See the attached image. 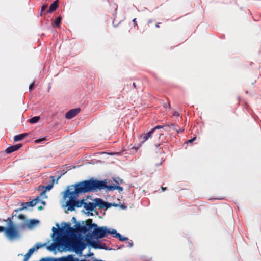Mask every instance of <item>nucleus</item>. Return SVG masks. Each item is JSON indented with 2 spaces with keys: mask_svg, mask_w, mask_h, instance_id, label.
Wrapping results in <instances>:
<instances>
[{
  "mask_svg": "<svg viewBox=\"0 0 261 261\" xmlns=\"http://www.w3.org/2000/svg\"><path fill=\"white\" fill-rule=\"evenodd\" d=\"M104 189H106L108 191L118 190L119 191H122L123 189V187L118 185L108 186L106 180L100 181L93 179L85 180L68 186L63 195L64 199L67 197L69 198L66 202L67 210L73 211L75 210V207L79 208L84 205V199L77 200L80 194Z\"/></svg>",
  "mask_w": 261,
  "mask_h": 261,
  "instance_id": "1",
  "label": "nucleus"
},
{
  "mask_svg": "<svg viewBox=\"0 0 261 261\" xmlns=\"http://www.w3.org/2000/svg\"><path fill=\"white\" fill-rule=\"evenodd\" d=\"M92 219H88L85 222H82V224L85 223V225L81 226L79 224H76V228H73L70 226V223H64L65 228H66L64 233L66 234L70 238H66L64 240L67 244L72 247V249L76 253H82L83 250L86 247V243L83 241V238L80 235H77V232L85 234L88 232L91 231L97 227V224L92 223Z\"/></svg>",
  "mask_w": 261,
  "mask_h": 261,
  "instance_id": "2",
  "label": "nucleus"
},
{
  "mask_svg": "<svg viewBox=\"0 0 261 261\" xmlns=\"http://www.w3.org/2000/svg\"><path fill=\"white\" fill-rule=\"evenodd\" d=\"M109 233V229L106 226L97 227L95 228L91 233H88L86 235L87 238L92 239L94 237L95 239H98L103 238L108 236Z\"/></svg>",
  "mask_w": 261,
  "mask_h": 261,
  "instance_id": "3",
  "label": "nucleus"
},
{
  "mask_svg": "<svg viewBox=\"0 0 261 261\" xmlns=\"http://www.w3.org/2000/svg\"><path fill=\"white\" fill-rule=\"evenodd\" d=\"M66 238H70V237L68 236L66 234H65V236L63 237H57L56 239L57 242L53 243L50 246H49L47 247L48 250H49V251H54L56 249V248L58 246H60L61 245L65 246L66 247H71L72 248V247L70 246L67 244L66 242L64 241Z\"/></svg>",
  "mask_w": 261,
  "mask_h": 261,
  "instance_id": "4",
  "label": "nucleus"
},
{
  "mask_svg": "<svg viewBox=\"0 0 261 261\" xmlns=\"http://www.w3.org/2000/svg\"><path fill=\"white\" fill-rule=\"evenodd\" d=\"M5 234L9 239L12 240L19 237V231L15 225L5 227Z\"/></svg>",
  "mask_w": 261,
  "mask_h": 261,
  "instance_id": "5",
  "label": "nucleus"
},
{
  "mask_svg": "<svg viewBox=\"0 0 261 261\" xmlns=\"http://www.w3.org/2000/svg\"><path fill=\"white\" fill-rule=\"evenodd\" d=\"M95 206H98L99 208H102L105 207L106 208H108L110 207L111 204L103 201L102 199L99 198H96L94 200Z\"/></svg>",
  "mask_w": 261,
  "mask_h": 261,
  "instance_id": "6",
  "label": "nucleus"
},
{
  "mask_svg": "<svg viewBox=\"0 0 261 261\" xmlns=\"http://www.w3.org/2000/svg\"><path fill=\"white\" fill-rule=\"evenodd\" d=\"M42 247V245L39 244H36L33 247L30 248L27 254L24 255L23 261H28L29 258L31 257L32 254L35 251L38 250Z\"/></svg>",
  "mask_w": 261,
  "mask_h": 261,
  "instance_id": "7",
  "label": "nucleus"
},
{
  "mask_svg": "<svg viewBox=\"0 0 261 261\" xmlns=\"http://www.w3.org/2000/svg\"><path fill=\"white\" fill-rule=\"evenodd\" d=\"M80 111V108L71 109L66 113L65 117L66 119H71L77 115Z\"/></svg>",
  "mask_w": 261,
  "mask_h": 261,
  "instance_id": "8",
  "label": "nucleus"
},
{
  "mask_svg": "<svg viewBox=\"0 0 261 261\" xmlns=\"http://www.w3.org/2000/svg\"><path fill=\"white\" fill-rule=\"evenodd\" d=\"M87 238V243L91 246L93 248L95 249H104L101 244H99L98 242L96 241L92 240L91 239Z\"/></svg>",
  "mask_w": 261,
  "mask_h": 261,
  "instance_id": "9",
  "label": "nucleus"
},
{
  "mask_svg": "<svg viewBox=\"0 0 261 261\" xmlns=\"http://www.w3.org/2000/svg\"><path fill=\"white\" fill-rule=\"evenodd\" d=\"M22 147L21 144H18L16 145H14L11 146H10L8 147L6 150L5 152L7 154H10L12 153L13 152L16 151L18 150L19 148H20Z\"/></svg>",
  "mask_w": 261,
  "mask_h": 261,
  "instance_id": "10",
  "label": "nucleus"
},
{
  "mask_svg": "<svg viewBox=\"0 0 261 261\" xmlns=\"http://www.w3.org/2000/svg\"><path fill=\"white\" fill-rule=\"evenodd\" d=\"M84 207L88 212H92L94 211L95 208V203L94 202H85L84 204Z\"/></svg>",
  "mask_w": 261,
  "mask_h": 261,
  "instance_id": "11",
  "label": "nucleus"
},
{
  "mask_svg": "<svg viewBox=\"0 0 261 261\" xmlns=\"http://www.w3.org/2000/svg\"><path fill=\"white\" fill-rule=\"evenodd\" d=\"M153 133V130H151L148 133L144 134L141 136L142 141L141 143H144L147 141L151 136Z\"/></svg>",
  "mask_w": 261,
  "mask_h": 261,
  "instance_id": "12",
  "label": "nucleus"
},
{
  "mask_svg": "<svg viewBox=\"0 0 261 261\" xmlns=\"http://www.w3.org/2000/svg\"><path fill=\"white\" fill-rule=\"evenodd\" d=\"M41 261H66V256H63L60 258H42Z\"/></svg>",
  "mask_w": 261,
  "mask_h": 261,
  "instance_id": "13",
  "label": "nucleus"
},
{
  "mask_svg": "<svg viewBox=\"0 0 261 261\" xmlns=\"http://www.w3.org/2000/svg\"><path fill=\"white\" fill-rule=\"evenodd\" d=\"M58 0L54 1L53 3L50 5L49 9L47 10V13H50L56 10L58 7Z\"/></svg>",
  "mask_w": 261,
  "mask_h": 261,
  "instance_id": "14",
  "label": "nucleus"
},
{
  "mask_svg": "<svg viewBox=\"0 0 261 261\" xmlns=\"http://www.w3.org/2000/svg\"><path fill=\"white\" fill-rule=\"evenodd\" d=\"M40 200H39V197H36V198L34 199L33 200L27 202L25 203V204L28 206H34L36 205Z\"/></svg>",
  "mask_w": 261,
  "mask_h": 261,
  "instance_id": "15",
  "label": "nucleus"
},
{
  "mask_svg": "<svg viewBox=\"0 0 261 261\" xmlns=\"http://www.w3.org/2000/svg\"><path fill=\"white\" fill-rule=\"evenodd\" d=\"M27 136H28L27 133H23V134L16 135L14 137V141L15 142L21 141L22 139H23Z\"/></svg>",
  "mask_w": 261,
  "mask_h": 261,
  "instance_id": "16",
  "label": "nucleus"
},
{
  "mask_svg": "<svg viewBox=\"0 0 261 261\" xmlns=\"http://www.w3.org/2000/svg\"><path fill=\"white\" fill-rule=\"evenodd\" d=\"M64 229H66V228H65V226H64V228H59V229L56 228L55 227H53L52 228V231L53 232V234H57L58 236H59L60 234V233H61L63 231Z\"/></svg>",
  "mask_w": 261,
  "mask_h": 261,
  "instance_id": "17",
  "label": "nucleus"
},
{
  "mask_svg": "<svg viewBox=\"0 0 261 261\" xmlns=\"http://www.w3.org/2000/svg\"><path fill=\"white\" fill-rule=\"evenodd\" d=\"M66 261H89L85 259H82L79 260V259L77 258H74L73 255H68L66 256Z\"/></svg>",
  "mask_w": 261,
  "mask_h": 261,
  "instance_id": "18",
  "label": "nucleus"
},
{
  "mask_svg": "<svg viewBox=\"0 0 261 261\" xmlns=\"http://www.w3.org/2000/svg\"><path fill=\"white\" fill-rule=\"evenodd\" d=\"M174 124H172L171 125H164V129L166 131H170L171 129H174Z\"/></svg>",
  "mask_w": 261,
  "mask_h": 261,
  "instance_id": "19",
  "label": "nucleus"
},
{
  "mask_svg": "<svg viewBox=\"0 0 261 261\" xmlns=\"http://www.w3.org/2000/svg\"><path fill=\"white\" fill-rule=\"evenodd\" d=\"M40 119V117L39 116H35L32 117L29 120L30 123L32 124H34L37 123Z\"/></svg>",
  "mask_w": 261,
  "mask_h": 261,
  "instance_id": "20",
  "label": "nucleus"
},
{
  "mask_svg": "<svg viewBox=\"0 0 261 261\" xmlns=\"http://www.w3.org/2000/svg\"><path fill=\"white\" fill-rule=\"evenodd\" d=\"M61 20H62V17L61 16H59L58 17L55 21V25L57 27H59V25H60V24L61 23Z\"/></svg>",
  "mask_w": 261,
  "mask_h": 261,
  "instance_id": "21",
  "label": "nucleus"
},
{
  "mask_svg": "<svg viewBox=\"0 0 261 261\" xmlns=\"http://www.w3.org/2000/svg\"><path fill=\"white\" fill-rule=\"evenodd\" d=\"M119 233L117 232L116 230L115 229H112V231L110 230V229H109V233H108V234H112L114 237L117 238V234H118Z\"/></svg>",
  "mask_w": 261,
  "mask_h": 261,
  "instance_id": "22",
  "label": "nucleus"
},
{
  "mask_svg": "<svg viewBox=\"0 0 261 261\" xmlns=\"http://www.w3.org/2000/svg\"><path fill=\"white\" fill-rule=\"evenodd\" d=\"M117 238H118L119 240L121 241H124L128 240L127 237H123L119 233L117 234Z\"/></svg>",
  "mask_w": 261,
  "mask_h": 261,
  "instance_id": "23",
  "label": "nucleus"
},
{
  "mask_svg": "<svg viewBox=\"0 0 261 261\" xmlns=\"http://www.w3.org/2000/svg\"><path fill=\"white\" fill-rule=\"evenodd\" d=\"M53 183L49 184L46 186H42V188H44V190H45V192H46L47 190H50L53 188Z\"/></svg>",
  "mask_w": 261,
  "mask_h": 261,
  "instance_id": "24",
  "label": "nucleus"
},
{
  "mask_svg": "<svg viewBox=\"0 0 261 261\" xmlns=\"http://www.w3.org/2000/svg\"><path fill=\"white\" fill-rule=\"evenodd\" d=\"M39 223V221L35 219H31L30 221L29 225L31 226H33L36 225V224H38Z\"/></svg>",
  "mask_w": 261,
  "mask_h": 261,
  "instance_id": "25",
  "label": "nucleus"
},
{
  "mask_svg": "<svg viewBox=\"0 0 261 261\" xmlns=\"http://www.w3.org/2000/svg\"><path fill=\"white\" fill-rule=\"evenodd\" d=\"M113 180L116 182L117 185H120L123 182V180L120 179V178H117V180L116 178H113Z\"/></svg>",
  "mask_w": 261,
  "mask_h": 261,
  "instance_id": "26",
  "label": "nucleus"
},
{
  "mask_svg": "<svg viewBox=\"0 0 261 261\" xmlns=\"http://www.w3.org/2000/svg\"><path fill=\"white\" fill-rule=\"evenodd\" d=\"M45 190H43L42 192L40 193L39 195L37 197H39V200H40V198H42L43 197L46 198L47 196L45 195Z\"/></svg>",
  "mask_w": 261,
  "mask_h": 261,
  "instance_id": "27",
  "label": "nucleus"
},
{
  "mask_svg": "<svg viewBox=\"0 0 261 261\" xmlns=\"http://www.w3.org/2000/svg\"><path fill=\"white\" fill-rule=\"evenodd\" d=\"M46 140H47L46 137H43V138H40V139L36 140H35V142L37 143H40V142H41L42 141H46Z\"/></svg>",
  "mask_w": 261,
  "mask_h": 261,
  "instance_id": "28",
  "label": "nucleus"
},
{
  "mask_svg": "<svg viewBox=\"0 0 261 261\" xmlns=\"http://www.w3.org/2000/svg\"><path fill=\"white\" fill-rule=\"evenodd\" d=\"M47 4H43L41 9V12H40V15H42V12L47 8Z\"/></svg>",
  "mask_w": 261,
  "mask_h": 261,
  "instance_id": "29",
  "label": "nucleus"
},
{
  "mask_svg": "<svg viewBox=\"0 0 261 261\" xmlns=\"http://www.w3.org/2000/svg\"><path fill=\"white\" fill-rule=\"evenodd\" d=\"M6 221L8 222V224H9V226H10V225H14L13 224V223L12 221V219L10 217L8 218Z\"/></svg>",
  "mask_w": 261,
  "mask_h": 261,
  "instance_id": "30",
  "label": "nucleus"
},
{
  "mask_svg": "<svg viewBox=\"0 0 261 261\" xmlns=\"http://www.w3.org/2000/svg\"><path fill=\"white\" fill-rule=\"evenodd\" d=\"M164 128V125H157L155 127L152 128L151 130H153V132H154L155 129H161V128Z\"/></svg>",
  "mask_w": 261,
  "mask_h": 261,
  "instance_id": "31",
  "label": "nucleus"
},
{
  "mask_svg": "<svg viewBox=\"0 0 261 261\" xmlns=\"http://www.w3.org/2000/svg\"><path fill=\"white\" fill-rule=\"evenodd\" d=\"M18 218L22 220H24L25 219V216L22 214L19 215Z\"/></svg>",
  "mask_w": 261,
  "mask_h": 261,
  "instance_id": "32",
  "label": "nucleus"
},
{
  "mask_svg": "<svg viewBox=\"0 0 261 261\" xmlns=\"http://www.w3.org/2000/svg\"><path fill=\"white\" fill-rule=\"evenodd\" d=\"M196 137H195L191 139L188 140L187 141V143H191L193 142L194 141H195L196 140Z\"/></svg>",
  "mask_w": 261,
  "mask_h": 261,
  "instance_id": "33",
  "label": "nucleus"
},
{
  "mask_svg": "<svg viewBox=\"0 0 261 261\" xmlns=\"http://www.w3.org/2000/svg\"><path fill=\"white\" fill-rule=\"evenodd\" d=\"M34 85V82H33L30 85V86H29V90H30V91H32V89H33Z\"/></svg>",
  "mask_w": 261,
  "mask_h": 261,
  "instance_id": "34",
  "label": "nucleus"
},
{
  "mask_svg": "<svg viewBox=\"0 0 261 261\" xmlns=\"http://www.w3.org/2000/svg\"><path fill=\"white\" fill-rule=\"evenodd\" d=\"M133 245V242L132 241H128L127 246L129 247H132Z\"/></svg>",
  "mask_w": 261,
  "mask_h": 261,
  "instance_id": "35",
  "label": "nucleus"
},
{
  "mask_svg": "<svg viewBox=\"0 0 261 261\" xmlns=\"http://www.w3.org/2000/svg\"><path fill=\"white\" fill-rule=\"evenodd\" d=\"M25 208H26V206H24V207H21V208H18V209H17V210H15V211L17 212H18V211H22V210H24V209H25Z\"/></svg>",
  "mask_w": 261,
  "mask_h": 261,
  "instance_id": "36",
  "label": "nucleus"
},
{
  "mask_svg": "<svg viewBox=\"0 0 261 261\" xmlns=\"http://www.w3.org/2000/svg\"><path fill=\"white\" fill-rule=\"evenodd\" d=\"M5 229V227L4 226H0V232H4Z\"/></svg>",
  "mask_w": 261,
  "mask_h": 261,
  "instance_id": "37",
  "label": "nucleus"
},
{
  "mask_svg": "<svg viewBox=\"0 0 261 261\" xmlns=\"http://www.w3.org/2000/svg\"><path fill=\"white\" fill-rule=\"evenodd\" d=\"M133 22L134 23V27L137 25V21H136V18H134L133 20Z\"/></svg>",
  "mask_w": 261,
  "mask_h": 261,
  "instance_id": "38",
  "label": "nucleus"
},
{
  "mask_svg": "<svg viewBox=\"0 0 261 261\" xmlns=\"http://www.w3.org/2000/svg\"><path fill=\"white\" fill-rule=\"evenodd\" d=\"M164 106V107H165V108H168V107H170V103H165V104L164 105V106Z\"/></svg>",
  "mask_w": 261,
  "mask_h": 261,
  "instance_id": "39",
  "label": "nucleus"
},
{
  "mask_svg": "<svg viewBox=\"0 0 261 261\" xmlns=\"http://www.w3.org/2000/svg\"><path fill=\"white\" fill-rule=\"evenodd\" d=\"M173 115L175 116H179V114L177 112H174V113H173Z\"/></svg>",
  "mask_w": 261,
  "mask_h": 261,
  "instance_id": "40",
  "label": "nucleus"
},
{
  "mask_svg": "<svg viewBox=\"0 0 261 261\" xmlns=\"http://www.w3.org/2000/svg\"><path fill=\"white\" fill-rule=\"evenodd\" d=\"M160 24H161V23H160V22H158L157 24H155V27H156V28H159V27H160V25H160Z\"/></svg>",
  "mask_w": 261,
  "mask_h": 261,
  "instance_id": "41",
  "label": "nucleus"
},
{
  "mask_svg": "<svg viewBox=\"0 0 261 261\" xmlns=\"http://www.w3.org/2000/svg\"><path fill=\"white\" fill-rule=\"evenodd\" d=\"M161 189H162V190L163 191H165V190L167 189V188H166V187H161Z\"/></svg>",
  "mask_w": 261,
  "mask_h": 261,
  "instance_id": "42",
  "label": "nucleus"
},
{
  "mask_svg": "<svg viewBox=\"0 0 261 261\" xmlns=\"http://www.w3.org/2000/svg\"><path fill=\"white\" fill-rule=\"evenodd\" d=\"M42 209H43V207H42V206H39V207H38V210L39 211H41Z\"/></svg>",
  "mask_w": 261,
  "mask_h": 261,
  "instance_id": "43",
  "label": "nucleus"
},
{
  "mask_svg": "<svg viewBox=\"0 0 261 261\" xmlns=\"http://www.w3.org/2000/svg\"><path fill=\"white\" fill-rule=\"evenodd\" d=\"M133 86L134 88H136V83H133Z\"/></svg>",
  "mask_w": 261,
  "mask_h": 261,
  "instance_id": "44",
  "label": "nucleus"
},
{
  "mask_svg": "<svg viewBox=\"0 0 261 261\" xmlns=\"http://www.w3.org/2000/svg\"><path fill=\"white\" fill-rule=\"evenodd\" d=\"M51 178H52V182H54V176H51Z\"/></svg>",
  "mask_w": 261,
  "mask_h": 261,
  "instance_id": "45",
  "label": "nucleus"
},
{
  "mask_svg": "<svg viewBox=\"0 0 261 261\" xmlns=\"http://www.w3.org/2000/svg\"><path fill=\"white\" fill-rule=\"evenodd\" d=\"M92 255H93V253H90L89 256H92Z\"/></svg>",
  "mask_w": 261,
  "mask_h": 261,
  "instance_id": "46",
  "label": "nucleus"
},
{
  "mask_svg": "<svg viewBox=\"0 0 261 261\" xmlns=\"http://www.w3.org/2000/svg\"><path fill=\"white\" fill-rule=\"evenodd\" d=\"M41 203H42L43 204H45V202H44V201H41Z\"/></svg>",
  "mask_w": 261,
  "mask_h": 261,
  "instance_id": "47",
  "label": "nucleus"
},
{
  "mask_svg": "<svg viewBox=\"0 0 261 261\" xmlns=\"http://www.w3.org/2000/svg\"><path fill=\"white\" fill-rule=\"evenodd\" d=\"M152 22V21L151 20H150L148 21L149 23H151Z\"/></svg>",
  "mask_w": 261,
  "mask_h": 261,
  "instance_id": "48",
  "label": "nucleus"
},
{
  "mask_svg": "<svg viewBox=\"0 0 261 261\" xmlns=\"http://www.w3.org/2000/svg\"><path fill=\"white\" fill-rule=\"evenodd\" d=\"M56 225H57V226L59 227L58 224H57Z\"/></svg>",
  "mask_w": 261,
  "mask_h": 261,
  "instance_id": "49",
  "label": "nucleus"
},
{
  "mask_svg": "<svg viewBox=\"0 0 261 261\" xmlns=\"http://www.w3.org/2000/svg\"><path fill=\"white\" fill-rule=\"evenodd\" d=\"M72 219H74V220H75V218H74V217H73V218H72Z\"/></svg>",
  "mask_w": 261,
  "mask_h": 261,
  "instance_id": "50",
  "label": "nucleus"
},
{
  "mask_svg": "<svg viewBox=\"0 0 261 261\" xmlns=\"http://www.w3.org/2000/svg\"><path fill=\"white\" fill-rule=\"evenodd\" d=\"M39 261H41V259Z\"/></svg>",
  "mask_w": 261,
  "mask_h": 261,
  "instance_id": "51",
  "label": "nucleus"
}]
</instances>
